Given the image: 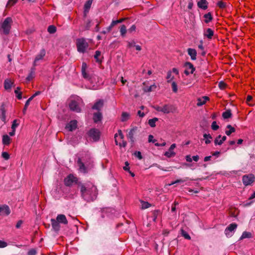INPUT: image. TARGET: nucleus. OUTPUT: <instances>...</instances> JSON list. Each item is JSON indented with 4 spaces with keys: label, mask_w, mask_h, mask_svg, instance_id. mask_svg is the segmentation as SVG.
Returning a JSON list of instances; mask_svg holds the SVG:
<instances>
[{
    "label": "nucleus",
    "mask_w": 255,
    "mask_h": 255,
    "mask_svg": "<svg viewBox=\"0 0 255 255\" xmlns=\"http://www.w3.org/2000/svg\"><path fill=\"white\" fill-rule=\"evenodd\" d=\"M22 223H23V221L22 220H20L18 221V222H17V223L16 224L15 227L17 229L20 228L21 226V225L22 224Z\"/></svg>",
    "instance_id": "obj_64"
},
{
    "label": "nucleus",
    "mask_w": 255,
    "mask_h": 255,
    "mask_svg": "<svg viewBox=\"0 0 255 255\" xmlns=\"http://www.w3.org/2000/svg\"><path fill=\"white\" fill-rule=\"evenodd\" d=\"M12 84L13 83L11 81L10 79H7L4 80V87L6 90L10 89Z\"/></svg>",
    "instance_id": "obj_29"
},
{
    "label": "nucleus",
    "mask_w": 255,
    "mask_h": 255,
    "mask_svg": "<svg viewBox=\"0 0 255 255\" xmlns=\"http://www.w3.org/2000/svg\"><path fill=\"white\" fill-rule=\"evenodd\" d=\"M156 86L154 84L150 85V86H147L143 88V90L145 92H150L155 90Z\"/></svg>",
    "instance_id": "obj_31"
},
{
    "label": "nucleus",
    "mask_w": 255,
    "mask_h": 255,
    "mask_svg": "<svg viewBox=\"0 0 255 255\" xmlns=\"http://www.w3.org/2000/svg\"><path fill=\"white\" fill-rule=\"evenodd\" d=\"M103 106V101L102 100H99L96 102L92 106V109L100 111Z\"/></svg>",
    "instance_id": "obj_25"
},
{
    "label": "nucleus",
    "mask_w": 255,
    "mask_h": 255,
    "mask_svg": "<svg viewBox=\"0 0 255 255\" xmlns=\"http://www.w3.org/2000/svg\"><path fill=\"white\" fill-rule=\"evenodd\" d=\"M188 179L189 178L188 177H185L184 179H177V180H175V181H173L172 183H171L169 185H173L175 183H183V182H185L186 181L188 180Z\"/></svg>",
    "instance_id": "obj_45"
},
{
    "label": "nucleus",
    "mask_w": 255,
    "mask_h": 255,
    "mask_svg": "<svg viewBox=\"0 0 255 255\" xmlns=\"http://www.w3.org/2000/svg\"><path fill=\"white\" fill-rule=\"evenodd\" d=\"M175 147L176 144L175 143L171 144L168 149V151L165 152L164 155L168 157H173L175 155V153L173 151V149L175 148Z\"/></svg>",
    "instance_id": "obj_15"
},
{
    "label": "nucleus",
    "mask_w": 255,
    "mask_h": 255,
    "mask_svg": "<svg viewBox=\"0 0 255 255\" xmlns=\"http://www.w3.org/2000/svg\"><path fill=\"white\" fill-rule=\"evenodd\" d=\"M211 128L214 130H217L219 129V127L217 125V123L216 121H214L211 125Z\"/></svg>",
    "instance_id": "obj_52"
},
{
    "label": "nucleus",
    "mask_w": 255,
    "mask_h": 255,
    "mask_svg": "<svg viewBox=\"0 0 255 255\" xmlns=\"http://www.w3.org/2000/svg\"><path fill=\"white\" fill-rule=\"evenodd\" d=\"M35 69L34 68V66L33 67L31 68L30 72L29 73V75L26 78L27 81H30L31 80H32L34 78V75H35Z\"/></svg>",
    "instance_id": "obj_30"
},
{
    "label": "nucleus",
    "mask_w": 255,
    "mask_h": 255,
    "mask_svg": "<svg viewBox=\"0 0 255 255\" xmlns=\"http://www.w3.org/2000/svg\"><path fill=\"white\" fill-rule=\"evenodd\" d=\"M94 24V22L89 19L87 20L86 22L85 29L89 30L92 25Z\"/></svg>",
    "instance_id": "obj_47"
},
{
    "label": "nucleus",
    "mask_w": 255,
    "mask_h": 255,
    "mask_svg": "<svg viewBox=\"0 0 255 255\" xmlns=\"http://www.w3.org/2000/svg\"><path fill=\"white\" fill-rule=\"evenodd\" d=\"M77 164L79 166V170L81 172L87 173V169L84 163L82 162L81 158H79L77 160Z\"/></svg>",
    "instance_id": "obj_19"
},
{
    "label": "nucleus",
    "mask_w": 255,
    "mask_h": 255,
    "mask_svg": "<svg viewBox=\"0 0 255 255\" xmlns=\"http://www.w3.org/2000/svg\"><path fill=\"white\" fill-rule=\"evenodd\" d=\"M88 135L94 141H97L100 139V132L98 129L92 128L89 131Z\"/></svg>",
    "instance_id": "obj_8"
},
{
    "label": "nucleus",
    "mask_w": 255,
    "mask_h": 255,
    "mask_svg": "<svg viewBox=\"0 0 255 255\" xmlns=\"http://www.w3.org/2000/svg\"><path fill=\"white\" fill-rule=\"evenodd\" d=\"M227 86V84L223 81L219 82L218 87L221 90H224Z\"/></svg>",
    "instance_id": "obj_48"
},
{
    "label": "nucleus",
    "mask_w": 255,
    "mask_h": 255,
    "mask_svg": "<svg viewBox=\"0 0 255 255\" xmlns=\"http://www.w3.org/2000/svg\"><path fill=\"white\" fill-rule=\"evenodd\" d=\"M36 254V251L35 249H32L30 250L28 253V255H35Z\"/></svg>",
    "instance_id": "obj_60"
},
{
    "label": "nucleus",
    "mask_w": 255,
    "mask_h": 255,
    "mask_svg": "<svg viewBox=\"0 0 255 255\" xmlns=\"http://www.w3.org/2000/svg\"><path fill=\"white\" fill-rule=\"evenodd\" d=\"M12 19L10 17H6L1 25V29L2 30L3 33L7 35L9 33Z\"/></svg>",
    "instance_id": "obj_2"
},
{
    "label": "nucleus",
    "mask_w": 255,
    "mask_h": 255,
    "mask_svg": "<svg viewBox=\"0 0 255 255\" xmlns=\"http://www.w3.org/2000/svg\"><path fill=\"white\" fill-rule=\"evenodd\" d=\"M226 139L227 137L225 135L222 136L221 135H219L215 139L214 144L215 145H221Z\"/></svg>",
    "instance_id": "obj_14"
},
{
    "label": "nucleus",
    "mask_w": 255,
    "mask_h": 255,
    "mask_svg": "<svg viewBox=\"0 0 255 255\" xmlns=\"http://www.w3.org/2000/svg\"><path fill=\"white\" fill-rule=\"evenodd\" d=\"M141 209L144 210L145 209H147L149 208L150 206H151V204L147 202H144L143 201H141Z\"/></svg>",
    "instance_id": "obj_44"
},
{
    "label": "nucleus",
    "mask_w": 255,
    "mask_h": 255,
    "mask_svg": "<svg viewBox=\"0 0 255 255\" xmlns=\"http://www.w3.org/2000/svg\"><path fill=\"white\" fill-rule=\"evenodd\" d=\"M255 177L253 174H249L245 175L242 177V181L243 184L245 186L251 185L255 181Z\"/></svg>",
    "instance_id": "obj_7"
},
{
    "label": "nucleus",
    "mask_w": 255,
    "mask_h": 255,
    "mask_svg": "<svg viewBox=\"0 0 255 255\" xmlns=\"http://www.w3.org/2000/svg\"><path fill=\"white\" fill-rule=\"evenodd\" d=\"M153 165L154 166H156V167H157L158 168H159L160 170H162L163 171H170V170L169 169H170L171 168V167H169L168 168V169H164L163 168H162L160 165H159V164H158L157 163L154 164Z\"/></svg>",
    "instance_id": "obj_56"
},
{
    "label": "nucleus",
    "mask_w": 255,
    "mask_h": 255,
    "mask_svg": "<svg viewBox=\"0 0 255 255\" xmlns=\"http://www.w3.org/2000/svg\"><path fill=\"white\" fill-rule=\"evenodd\" d=\"M203 17L205 18L204 21L206 23H208L209 22L211 21L213 17L211 12H208L204 15Z\"/></svg>",
    "instance_id": "obj_28"
},
{
    "label": "nucleus",
    "mask_w": 255,
    "mask_h": 255,
    "mask_svg": "<svg viewBox=\"0 0 255 255\" xmlns=\"http://www.w3.org/2000/svg\"><path fill=\"white\" fill-rule=\"evenodd\" d=\"M208 4L207 0H200L197 3L198 6L203 9H206L208 8Z\"/></svg>",
    "instance_id": "obj_22"
},
{
    "label": "nucleus",
    "mask_w": 255,
    "mask_h": 255,
    "mask_svg": "<svg viewBox=\"0 0 255 255\" xmlns=\"http://www.w3.org/2000/svg\"><path fill=\"white\" fill-rule=\"evenodd\" d=\"M136 26L134 24L132 25L128 29V32L131 33L135 31Z\"/></svg>",
    "instance_id": "obj_62"
},
{
    "label": "nucleus",
    "mask_w": 255,
    "mask_h": 255,
    "mask_svg": "<svg viewBox=\"0 0 255 255\" xmlns=\"http://www.w3.org/2000/svg\"><path fill=\"white\" fill-rule=\"evenodd\" d=\"M252 237V234L250 232L245 231L243 233L242 235L240 237V240H242L245 238H251Z\"/></svg>",
    "instance_id": "obj_35"
},
{
    "label": "nucleus",
    "mask_w": 255,
    "mask_h": 255,
    "mask_svg": "<svg viewBox=\"0 0 255 255\" xmlns=\"http://www.w3.org/2000/svg\"><path fill=\"white\" fill-rule=\"evenodd\" d=\"M80 99H77V100H71L69 104V106L71 110L79 113L81 112V109L79 107Z\"/></svg>",
    "instance_id": "obj_5"
},
{
    "label": "nucleus",
    "mask_w": 255,
    "mask_h": 255,
    "mask_svg": "<svg viewBox=\"0 0 255 255\" xmlns=\"http://www.w3.org/2000/svg\"><path fill=\"white\" fill-rule=\"evenodd\" d=\"M93 0H88L84 4V11H88L91 4L92 3Z\"/></svg>",
    "instance_id": "obj_34"
},
{
    "label": "nucleus",
    "mask_w": 255,
    "mask_h": 255,
    "mask_svg": "<svg viewBox=\"0 0 255 255\" xmlns=\"http://www.w3.org/2000/svg\"><path fill=\"white\" fill-rule=\"evenodd\" d=\"M48 32L50 34H53L56 31V27L53 25H49L47 28Z\"/></svg>",
    "instance_id": "obj_40"
},
{
    "label": "nucleus",
    "mask_w": 255,
    "mask_h": 255,
    "mask_svg": "<svg viewBox=\"0 0 255 255\" xmlns=\"http://www.w3.org/2000/svg\"><path fill=\"white\" fill-rule=\"evenodd\" d=\"M173 78V77H172L171 72L170 71H169L167 72L166 79H167V82H170L171 80Z\"/></svg>",
    "instance_id": "obj_55"
},
{
    "label": "nucleus",
    "mask_w": 255,
    "mask_h": 255,
    "mask_svg": "<svg viewBox=\"0 0 255 255\" xmlns=\"http://www.w3.org/2000/svg\"><path fill=\"white\" fill-rule=\"evenodd\" d=\"M120 32L121 35L123 37H124L125 36V35L127 32V29L126 26L124 24H123L121 26V27L120 29Z\"/></svg>",
    "instance_id": "obj_36"
},
{
    "label": "nucleus",
    "mask_w": 255,
    "mask_h": 255,
    "mask_svg": "<svg viewBox=\"0 0 255 255\" xmlns=\"http://www.w3.org/2000/svg\"><path fill=\"white\" fill-rule=\"evenodd\" d=\"M238 225L235 223L230 224L225 229V234L227 237H231L233 232L237 229Z\"/></svg>",
    "instance_id": "obj_9"
},
{
    "label": "nucleus",
    "mask_w": 255,
    "mask_h": 255,
    "mask_svg": "<svg viewBox=\"0 0 255 255\" xmlns=\"http://www.w3.org/2000/svg\"><path fill=\"white\" fill-rule=\"evenodd\" d=\"M171 87L172 91L174 93H176L178 90L177 85L175 82L173 81L172 82Z\"/></svg>",
    "instance_id": "obj_49"
},
{
    "label": "nucleus",
    "mask_w": 255,
    "mask_h": 255,
    "mask_svg": "<svg viewBox=\"0 0 255 255\" xmlns=\"http://www.w3.org/2000/svg\"><path fill=\"white\" fill-rule=\"evenodd\" d=\"M160 213V211L159 210H154L152 212L153 215V221H155L158 215Z\"/></svg>",
    "instance_id": "obj_46"
},
{
    "label": "nucleus",
    "mask_w": 255,
    "mask_h": 255,
    "mask_svg": "<svg viewBox=\"0 0 255 255\" xmlns=\"http://www.w3.org/2000/svg\"><path fill=\"white\" fill-rule=\"evenodd\" d=\"M217 5L220 8H224L226 6V3L222 1H219L217 3Z\"/></svg>",
    "instance_id": "obj_53"
},
{
    "label": "nucleus",
    "mask_w": 255,
    "mask_h": 255,
    "mask_svg": "<svg viewBox=\"0 0 255 255\" xmlns=\"http://www.w3.org/2000/svg\"><path fill=\"white\" fill-rule=\"evenodd\" d=\"M74 183L78 184V179L72 174H69L64 179V184L66 186H71Z\"/></svg>",
    "instance_id": "obj_6"
},
{
    "label": "nucleus",
    "mask_w": 255,
    "mask_h": 255,
    "mask_svg": "<svg viewBox=\"0 0 255 255\" xmlns=\"http://www.w3.org/2000/svg\"><path fill=\"white\" fill-rule=\"evenodd\" d=\"M10 213L9 207L7 205H0V215L8 216Z\"/></svg>",
    "instance_id": "obj_12"
},
{
    "label": "nucleus",
    "mask_w": 255,
    "mask_h": 255,
    "mask_svg": "<svg viewBox=\"0 0 255 255\" xmlns=\"http://www.w3.org/2000/svg\"><path fill=\"white\" fill-rule=\"evenodd\" d=\"M89 44L84 38L78 39L77 40V47L78 52L84 53L88 47Z\"/></svg>",
    "instance_id": "obj_4"
},
{
    "label": "nucleus",
    "mask_w": 255,
    "mask_h": 255,
    "mask_svg": "<svg viewBox=\"0 0 255 255\" xmlns=\"http://www.w3.org/2000/svg\"><path fill=\"white\" fill-rule=\"evenodd\" d=\"M184 67L186 68L184 73L186 75L193 74L195 71V68L194 67V65L190 62H185Z\"/></svg>",
    "instance_id": "obj_10"
},
{
    "label": "nucleus",
    "mask_w": 255,
    "mask_h": 255,
    "mask_svg": "<svg viewBox=\"0 0 255 255\" xmlns=\"http://www.w3.org/2000/svg\"><path fill=\"white\" fill-rule=\"evenodd\" d=\"M128 133L127 134V137L129 139V142L133 144L135 141L136 137L138 136L140 133V128L134 127L129 129H128Z\"/></svg>",
    "instance_id": "obj_1"
},
{
    "label": "nucleus",
    "mask_w": 255,
    "mask_h": 255,
    "mask_svg": "<svg viewBox=\"0 0 255 255\" xmlns=\"http://www.w3.org/2000/svg\"><path fill=\"white\" fill-rule=\"evenodd\" d=\"M6 110L5 108V104L4 103H2L0 106V119L4 123H6Z\"/></svg>",
    "instance_id": "obj_13"
},
{
    "label": "nucleus",
    "mask_w": 255,
    "mask_h": 255,
    "mask_svg": "<svg viewBox=\"0 0 255 255\" xmlns=\"http://www.w3.org/2000/svg\"><path fill=\"white\" fill-rule=\"evenodd\" d=\"M17 0H8L6 6V7H11L16 2Z\"/></svg>",
    "instance_id": "obj_50"
},
{
    "label": "nucleus",
    "mask_w": 255,
    "mask_h": 255,
    "mask_svg": "<svg viewBox=\"0 0 255 255\" xmlns=\"http://www.w3.org/2000/svg\"><path fill=\"white\" fill-rule=\"evenodd\" d=\"M187 52L188 55L190 56L191 60H195L196 59L197 51L195 49L188 48Z\"/></svg>",
    "instance_id": "obj_20"
},
{
    "label": "nucleus",
    "mask_w": 255,
    "mask_h": 255,
    "mask_svg": "<svg viewBox=\"0 0 255 255\" xmlns=\"http://www.w3.org/2000/svg\"><path fill=\"white\" fill-rule=\"evenodd\" d=\"M18 121L17 120H14L13 122H12V124L11 125V128L12 129H15L16 127H18V126L19 125V123H17V122H18Z\"/></svg>",
    "instance_id": "obj_54"
},
{
    "label": "nucleus",
    "mask_w": 255,
    "mask_h": 255,
    "mask_svg": "<svg viewBox=\"0 0 255 255\" xmlns=\"http://www.w3.org/2000/svg\"><path fill=\"white\" fill-rule=\"evenodd\" d=\"M208 100H209V98L207 96H203L202 98H198L197 105L199 107L201 106L204 105Z\"/></svg>",
    "instance_id": "obj_24"
},
{
    "label": "nucleus",
    "mask_w": 255,
    "mask_h": 255,
    "mask_svg": "<svg viewBox=\"0 0 255 255\" xmlns=\"http://www.w3.org/2000/svg\"><path fill=\"white\" fill-rule=\"evenodd\" d=\"M20 90V87H17L14 91V93L16 94V97L19 100L22 99V93L19 91Z\"/></svg>",
    "instance_id": "obj_41"
},
{
    "label": "nucleus",
    "mask_w": 255,
    "mask_h": 255,
    "mask_svg": "<svg viewBox=\"0 0 255 255\" xmlns=\"http://www.w3.org/2000/svg\"><path fill=\"white\" fill-rule=\"evenodd\" d=\"M203 137L205 139V142L206 144H208L211 142V140H210V139H212V137L210 134L204 133L203 134Z\"/></svg>",
    "instance_id": "obj_37"
},
{
    "label": "nucleus",
    "mask_w": 255,
    "mask_h": 255,
    "mask_svg": "<svg viewBox=\"0 0 255 255\" xmlns=\"http://www.w3.org/2000/svg\"><path fill=\"white\" fill-rule=\"evenodd\" d=\"M45 51L44 49H42L41 50L40 53L36 55L35 58V60H34V66H36V63L37 61H38L39 60L42 59L43 57L45 56Z\"/></svg>",
    "instance_id": "obj_21"
},
{
    "label": "nucleus",
    "mask_w": 255,
    "mask_h": 255,
    "mask_svg": "<svg viewBox=\"0 0 255 255\" xmlns=\"http://www.w3.org/2000/svg\"><path fill=\"white\" fill-rule=\"evenodd\" d=\"M51 223L52 229L55 232H58L60 229V223L54 219H51Z\"/></svg>",
    "instance_id": "obj_17"
},
{
    "label": "nucleus",
    "mask_w": 255,
    "mask_h": 255,
    "mask_svg": "<svg viewBox=\"0 0 255 255\" xmlns=\"http://www.w3.org/2000/svg\"><path fill=\"white\" fill-rule=\"evenodd\" d=\"M134 155L140 160H141L142 158L141 153L140 151H135L134 152Z\"/></svg>",
    "instance_id": "obj_58"
},
{
    "label": "nucleus",
    "mask_w": 255,
    "mask_h": 255,
    "mask_svg": "<svg viewBox=\"0 0 255 255\" xmlns=\"http://www.w3.org/2000/svg\"><path fill=\"white\" fill-rule=\"evenodd\" d=\"M56 220L60 223L64 225L68 224V221L65 215L58 214L56 217Z\"/></svg>",
    "instance_id": "obj_18"
},
{
    "label": "nucleus",
    "mask_w": 255,
    "mask_h": 255,
    "mask_svg": "<svg viewBox=\"0 0 255 255\" xmlns=\"http://www.w3.org/2000/svg\"><path fill=\"white\" fill-rule=\"evenodd\" d=\"M129 117V115L127 112H123L122 114L121 121L122 122L127 121Z\"/></svg>",
    "instance_id": "obj_42"
},
{
    "label": "nucleus",
    "mask_w": 255,
    "mask_h": 255,
    "mask_svg": "<svg viewBox=\"0 0 255 255\" xmlns=\"http://www.w3.org/2000/svg\"><path fill=\"white\" fill-rule=\"evenodd\" d=\"M10 138L6 134L3 135L2 136V143L4 145H9L10 143Z\"/></svg>",
    "instance_id": "obj_33"
},
{
    "label": "nucleus",
    "mask_w": 255,
    "mask_h": 255,
    "mask_svg": "<svg viewBox=\"0 0 255 255\" xmlns=\"http://www.w3.org/2000/svg\"><path fill=\"white\" fill-rule=\"evenodd\" d=\"M1 156L5 160H8L9 158V155L6 152H2Z\"/></svg>",
    "instance_id": "obj_57"
},
{
    "label": "nucleus",
    "mask_w": 255,
    "mask_h": 255,
    "mask_svg": "<svg viewBox=\"0 0 255 255\" xmlns=\"http://www.w3.org/2000/svg\"><path fill=\"white\" fill-rule=\"evenodd\" d=\"M154 109L158 111V112H161L164 114H169L170 113H173L175 110V107L170 104H166L164 105L163 107H160L158 106H154Z\"/></svg>",
    "instance_id": "obj_3"
},
{
    "label": "nucleus",
    "mask_w": 255,
    "mask_h": 255,
    "mask_svg": "<svg viewBox=\"0 0 255 255\" xmlns=\"http://www.w3.org/2000/svg\"><path fill=\"white\" fill-rule=\"evenodd\" d=\"M235 131V128H232L231 129H229L228 130H226L225 133L226 135L229 136L233 132H234Z\"/></svg>",
    "instance_id": "obj_61"
},
{
    "label": "nucleus",
    "mask_w": 255,
    "mask_h": 255,
    "mask_svg": "<svg viewBox=\"0 0 255 255\" xmlns=\"http://www.w3.org/2000/svg\"><path fill=\"white\" fill-rule=\"evenodd\" d=\"M102 115L100 112L95 113L93 115V120L95 123H98L102 120Z\"/></svg>",
    "instance_id": "obj_27"
},
{
    "label": "nucleus",
    "mask_w": 255,
    "mask_h": 255,
    "mask_svg": "<svg viewBox=\"0 0 255 255\" xmlns=\"http://www.w3.org/2000/svg\"><path fill=\"white\" fill-rule=\"evenodd\" d=\"M78 187L80 189L81 196L82 198L86 200V195L89 194V191L87 190L85 186L81 182H78Z\"/></svg>",
    "instance_id": "obj_11"
},
{
    "label": "nucleus",
    "mask_w": 255,
    "mask_h": 255,
    "mask_svg": "<svg viewBox=\"0 0 255 255\" xmlns=\"http://www.w3.org/2000/svg\"><path fill=\"white\" fill-rule=\"evenodd\" d=\"M232 113L231 110L229 109L226 110L225 112L222 114V117L224 119H227L232 117Z\"/></svg>",
    "instance_id": "obj_32"
},
{
    "label": "nucleus",
    "mask_w": 255,
    "mask_h": 255,
    "mask_svg": "<svg viewBox=\"0 0 255 255\" xmlns=\"http://www.w3.org/2000/svg\"><path fill=\"white\" fill-rule=\"evenodd\" d=\"M123 169L127 171H129V170L130 169L129 167V163L128 161H126L125 162V166L123 167Z\"/></svg>",
    "instance_id": "obj_63"
},
{
    "label": "nucleus",
    "mask_w": 255,
    "mask_h": 255,
    "mask_svg": "<svg viewBox=\"0 0 255 255\" xmlns=\"http://www.w3.org/2000/svg\"><path fill=\"white\" fill-rule=\"evenodd\" d=\"M149 142H152L155 143L156 141V139H153V136L151 134H150L148 135V139Z\"/></svg>",
    "instance_id": "obj_59"
},
{
    "label": "nucleus",
    "mask_w": 255,
    "mask_h": 255,
    "mask_svg": "<svg viewBox=\"0 0 255 255\" xmlns=\"http://www.w3.org/2000/svg\"><path fill=\"white\" fill-rule=\"evenodd\" d=\"M77 127V122L76 120H72L70 121L66 126V128L69 131H73Z\"/></svg>",
    "instance_id": "obj_16"
},
{
    "label": "nucleus",
    "mask_w": 255,
    "mask_h": 255,
    "mask_svg": "<svg viewBox=\"0 0 255 255\" xmlns=\"http://www.w3.org/2000/svg\"><path fill=\"white\" fill-rule=\"evenodd\" d=\"M214 31L210 28H207L204 32V36L207 37L209 39H211L214 35Z\"/></svg>",
    "instance_id": "obj_23"
},
{
    "label": "nucleus",
    "mask_w": 255,
    "mask_h": 255,
    "mask_svg": "<svg viewBox=\"0 0 255 255\" xmlns=\"http://www.w3.org/2000/svg\"><path fill=\"white\" fill-rule=\"evenodd\" d=\"M181 234L182 236H183L185 239L187 240H190L191 237L183 229H181Z\"/></svg>",
    "instance_id": "obj_43"
},
{
    "label": "nucleus",
    "mask_w": 255,
    "mask_h": 255,
    "mask_svg": "<svg viewBox=\"0 0 255 255\" xmlns=\"http://www.w3.org/2000/svg\"><path fill=\"white\" fill-rule=\"evenodd\" d=\"M31 101V99H28L25 102V105H24V107L23 109V114H25V112L27 110V108L28 107V106H29V103Z\"/></svg>",
    "instance_id": "obj_51"
},
{
    "label": "nucleus",
    "mask_w": 255,
    "mask_h": 255,
    "mask_svg": "<svg viewBox=\"0 0 255 255\" xmlns=\"http://www.w3.org/2000/svg\"><path fill=\"white\" fill-rule=\"evenodd\" d=\"M101 52L99 50H97L95 52V54L94 55V58L96 59V61L98 63H101L102 60H101L99 57L101 56Z\"/></svg>",
    "instance_id": "obj_39"
},
{
    "label": "nucleus",
    "mask_w": 255,
    "mask_h": 255,
    "mask_svg": "<svg viewBox=\"0 0 255 255\" xmlns=\"http://www.w3.org/2000/svg\"><path fill=\"white\" fill-rule=\"evenodd\" d=\"M87 68V64L85 62H83L82 65V68H81V71H82V74L83 77L85 79H88L89 78V75L87 74V73L86 72Z\"/></svg>",
    "instance_id": "obj_26"
},
{
    "label": "nucleus",
    "mask_w": 255,
    "mask_h": 255,
    "mask_svg": "<svg viewBox=\"0 0 255 255\" xmlns=\"http://www.w3.org/2000/svg\"><path fill=\"white\" fill-rule=\"evenodd\" d=\"M158 120V119L157 118H154L153 119H149L148 120V124L152 128L155 127V123Z\"/></svg>",
    "instance_id": "obj_38"
}]
</instances>
